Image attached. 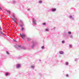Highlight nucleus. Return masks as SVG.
Instances as JSON below:
<instances>
[{"label":"nucleus","instance_id":"29","mask_svg":"<svg viewBox=\"0 0 79 79\" xmlns=\"http://www.w3.org/2000/svg\"><path fill=\"white\" fill-rule=\"evenodd\" d=\"M15 23H16V24H17V23H18V22H16H16H15Z\"/></svg>","mask_w":79,"mask_h":79},{"label":"nucleus","instance_id":"24","mask_svg":"<svg viewBox=\"0 0 79 79\" xmlns=\"http://www.w3.org/2000/svg\"><path fill=\"white\" fill-rule=\"evenodd\" d=\"M20 26H21V27H23V25H20Z\"/></svg>","mask_w":79,"mask_h":79},{"label":"nucleus","instance_id":"12","mask_svg":"<svg viewBox=\"0 0 79 79\" xmlns=\"http://www.w3.org/2000/svg\"><path fill=\"white\" fill-rule=\"evenodd\" d=\"M8 73H6V76H8Z\"/></svg>","mask_w":79,"mask_h":79},{"label":"nucleus","instance_id":"9","mask_svg":"<svg viewBox=\"0 0 79 79\" xmlns=\"http://www.w3.org/2000/svg\"><path fill=\"white\" fill-rule=\"evenodd\" d=\"M68 34H71V31H69L68 32Z\"/></svg>","mask_w":79,"mask_h":79},{"label":"nucleus","instance_id":"20","mask_svg":"<svg viewBox=\"0 0 79 79\" xmlns=\"http://www.w3.org/2000/svg\"><path fill=\"white\" fill-rule=\"evenodd\" d=\"M0 30H2V27H1V26H0Z\"/></svg>","mask_w":79,"mask_h":79},{"label":"nucleus","instance_id":"22","mask_svg":"<svg viewBox=\"0 0 79 79\" xmlns=\"http://www.w3.org/2000/svg\"><path fill=\"white\" fill-rule=\"evenodd\" d=\"M66 65H68V62H66Z\"/></svg>","mask_w":79,"mask_h":79},{"label":"nucleus","instance_id":"21","mask_svg":"<svg viewBox=\"0 0 79 79\" xmlns=\"http://www.w3.org/2000/svg\"><path fill=\"white\" fill-rule=\"evenodd\" d=\"M6 53L7 54H9V52H8L7 51L6 52Z\"/></svg>","mask_w":79,"mask_h":79},{"label":"nucleus","instance_id":"6","mask_svg":"<svg viewBox=\"0 0 79 79\" xmlns=\"http://www.w3.org/2000/svg\"><path fill=\"white\" fill-rule=\"evenodd\" d=\"M52 11H56V9H53L52 10Z\"/></svg>","mask_w":79,"mask_h":79},{"label":"nucleus","instance_id":"30","mask_svg":"<svg viewBox=\"0 0 79 79\" xmlns=\"http://www.w3.org/2000/svg\"><path fill=\"white\" fill-rule=\"evenodd\" d=\"M13 16L14 17H15V15H13Z\"/></svg>","mask_w":79,"mask_h":79},{"label":"nucleus","instance_id":"27","mask_svg":"<svg viewBox=\"0 0 79 79\" xmlns=\"http://www.w3.org/2000/svg\"><path fill=\"white\" fill-rule=\"evenodd\" d=\"M20 22H21V23H22V21L20 20Z\"/></svg>","mask_w":79,"mask_h":79},{"label":"nucleus","instance_id":"16","mask_svg":"<svg viewBox=\"0 0 79 79\" xmlns=\"http://www.w3.org/2000/svg\"><path fill=\"white\" fill-rule=\"evenodd\" d=\"M44 46H42V49H43V48H44Z\"/></svg>","mask_w":79,"mask_h":79},{"label":"nucleus","instance_id":"13","mask_svg":"<svg viewBox=\"0 0 79 79\" xmlns=\"http://www.w3.org/2000/svg\"><path fill=\"white\" fill-rule=\"evenodd\" d=\"M62 44H64V41H62Z\"/></svg>","mask_w":79,"mask_h":79},{"label":"nucleus","instance_id":"31","mask_svg":"<svg viewBox=\"0 0 79 79\" xmlns=\"http://www.w3.org/2000/svg\"><path fill=\"white\" fill-rule=\"evenodd\" d=\"M19 47H21V46H19Z\"/></svg>","mask_w":79,"mask_h":79},{"label":"nucleus","instance_id":"10","mask_svg":"<svg viewBox=\"0 0 79 79\" xmlns=\"http://www.w3.org/2000/svg\"><path fill=\"white\" fill-rule=\"evenodd\" d=\"M12 19H13V21L15 22V19H14L13 18H12Z\"/></svg>","mask_w":79,"mask_h":79},{"label":"nucleus","instance_id":"14","mask_svg":"<svg viewBox=\"0 0 79 79\" xmlns=\"http://www.w3.org/2000/svg\"><path fill=\"white\" fill-rule=\"evenodd\" d=\"M23 30H24V28L22 27V31H23Z\"/></svg>","mask_w":79,"mask_h":79},{"label":"nucleus","instance_id":"17","mask_svg":"<svg viewBox=\"0 0 79 79\" xmlns=\"http://www.w3.org/2000/svg\"><path fill=\"white\" fill-rule=\"evenodd\" d=\"M31 68H34V66H33V65H31Z\"/></svg>","mask_w":79,"mask_h":79},{"label":"nucleus","instance_id":"23","mask_svg":"<svg viewBox=\"0 0 79 79\" xmlns=\"http://www.w3.org/2000/svg\"><path fill=\"white\" fill-rule=\"evenodd\" d=\"M66 76L67 77H68V76H69L68 75H66Z\"/></svg>","mask_w":79,"mask_h":79},{"label":"nucleus","instance_id":"19","mask_svg":"<svg viewBox=\"0 0 79 79\" xmlns=\"http://www.w3.org/2000/svg\"><path fill=\"white\" fill-rule=\"evenodd\" d=\"M13 41L14 42H17L16 40H13Z\"/></svg>","mask_w":79,"mask_h":79},{"label":"nucleus","instance_id":"2","mask_svg":"<svg viewBox=\"0 0 79 79\" xmlns=\"http://www.w3.org/2000/svg\"><path fill=\"white\" fill-rule=\"evenodd\" d=\"M33 23L34 24H36V22H35V20L33 19Z\"/></svg>","mask_w":79,"mask_h":79},{"label":"nucleus","instance_id":"11","mask_svg":"<svg viewBox=\"0 0 79 79\" xmlns=\"http://www.w3.org/2000/svg\"><path fill=\"white\" fill-rule=\"evenodd\" d=\"M7 13H10V11L9 10H7Z\"/></svg>","mask_w":79,"mask_h":79},{"label":"nucleus","instance_id":"15","mask_svg":"<svg viewBox=\"0 0 79 79\" xmlns=\"http://www.w3.org/2000/svg\"><path fill=\"white\" fill-rule=\"evenodd\" d=\"M43 25H45V24H46V23H43Z\"/></svg>","mask_w":79,"mask_h":79},{"label":"nucleus","instance_id":"7","mask_svg":"<svg viewBox=\"0 0 79 79\" xmlns=\"http://www.w3.org/2000/svg\"><path fill=\"white\" fill-rule=\"evenodd\" d=\"M1 34H2V35H4V33H3V32H1Z\"/></svg>","mask_w":79,"mask_h":79},{"label":"nucleus","instance_id":"5","mask_svg":"<svg viewBox=\"0 0 79 79\" xmlns=\"http://www.w3.org/2000/svg\"><path fill=\"white\" fill-rule=\"evenodd\" d=\"M27 39L28 41H30V40H31V39H30L29 38H27Z\"/></svg>","mask_w":79,"mask_h":79},{"label":"nucleus","instance_id":"26","mask_svg":"<svg viewBox=\"0 0 79 79\" xmlns=\"http://www.w3.org/2000/svg\"><path fill=\"white\" fill-rule=\"evenodd\" d=\"M0 10H2V8L0 7Z\"/></svg>","mask_w":79,"mask_h":79},{"label":"nucleus","instance_id":"18","mask_svg":"<svg viewBox=\"0 0 79 79\" xmlns=\"http://www.w3.org/2000/svg\"><path fill=\"white\" fill-rule=\"evenodd\" d=\"M46 31H48V29H46Z\"/></svg>","mask_w":79,"mask_h":79},{"label":"nucleus","instance_id":"4","mask_svg":"<svg viewBox=\"0 0 79 79\" xmlns=\"http://www.w3.org/2000/svg\"><path fill=\"white\" fill-rule=\"evenodd\" d=\"M59 53L60 54H63V51H60Z\"/></svg>","mask_w":79,"mask_h":79},{"label":"nucleus","instance_id":"8","mask_svg":"<svg viewBox=\"0 0 79 79\" xmlns=\"http://www.w3.org/2000/svg\"><path fill=\"white\" fill-rule=\"evenodd\" d=\"M42 2V1H39V3H41Z\"/></svg>","mask_w":79,"mask_h":79},{"label":"nucleus","instance_id":"25","mask_svg":"<svg viewBox=\"0 0 79 79\" xmlns=\"http://www.w3.org/2000/svg\"><path fill=\"white\" fill-rule=\"evenodd\" d=\"M70 47H72V45H70Z\"/></svg>","mask_w":79,"mask_h":79},{"label":"nucleus","instance_id":"28","mask_svg":"<svg viewBox=\"0 0 79 79\" xmlns=\"http://www.w3.org/2000/svg\"><path fill=\"white\" fill-rule=\"evenodd\" d=\"M29 10H30V9H28V11H29Z\"/></svg>","mask_w":79,"mask_h":79},{"label":"nucleus","instance_id":"1","mask_svg":"<svg viewBox=\"0 0 79 79\" xmlns=\"http://www.w3.org/2000/svg\"><path fill=\"white\" fill-rule=\"evenodd\" d=\"M20 35L22 39H23L24 37H26V35L24 34H22V35H21V34H20Z\"/></svg>","mask_w":79,"mask_h":79},{"label":"nucleus","instance_id":"3","mask_svg":"<svg viewBox=\"0 0 79 79\" xmlns=\"http://www.w3.org/2000/svg\"><path fill=\"white\" fill-rule=\"evenodd\" d=\"M19 67H20V64H17V68H19Z\"/></svg>","mask_w":79,"mask_h":79}]
</instances>
